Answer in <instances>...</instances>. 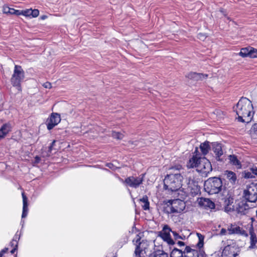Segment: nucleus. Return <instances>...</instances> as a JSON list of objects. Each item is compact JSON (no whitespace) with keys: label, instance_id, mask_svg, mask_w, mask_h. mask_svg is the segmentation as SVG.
Wrapping results in <instances>:
<instances>
[{"label":"nucleus","instance_id":"1","mask_svg":"<svg viewBox=\"0 0 257 257\" xmlns=\"http://www.w3.org/2000/svg\"><path fill=\"white\" fill-rule=\"evenodd\" d=\"M233 109L238 115V121L243 122L250 121L254 113L251 101L246 97H241Z\"/></svg>","mask_w":257,"mask_h":257},{"label":"nucleus","instance_id":"2","mask_svg":"<svg viewBox=\"0 0 257 257\" xmlns=\"http://www.w3.org/2000/svg\"><path fill=\"white\" fill-rule=\"evenodd\" d=\"M183 176L176 173L167 175L164 180V188L171 192L178 191L182 186Z\"/></svg>","mask_w":257,"mask_h":257},{"label":"nucleus","instance_id":"3","mask_svg":"<svg viewBox=\"0 0 257 257\" xmlns=\"http://www.w3.org/2000/svg\"><path fill=\"white\" fill-rule=\"evenodd\" d=\"M204 190L209 194L218 193L222 187V182L220 178H210L204 182Z\"/></svg>","mask_w":257,"mask_h":257},{"label":"nucleus","instance_id":"4","mask_svg":"<svg viewBox=\"0 0 257 257\" xmlns=\"http://www.w3.org/2000/svg\"><path fill=\"white\" fill-rule=\"evenodd\" d=\"M167 204L166 212L170 214L181 213L186 207L185 202L179 199L168 200Z\"/></svg>","mask_w":257,"mask_h":257},{"label":"nucleus","instance_id":"5","mask_svg":"<svg viewBox=\"0 0 257 257\" xmlns=\"http://www.w3.org/2000/svg\"><path fill=\"white\" fill-rule=\"evenodd\" d=\"M24 78L25 72L22 67L16 65L15 66L14 73L11 79L12 85L15 87H17L18 90H21V83Z\"/></svg>","mask_w":257,"mask_h":257},{"label":"nucleus","instance_id":"6","mask_svg":"<svg viewBox=\"0 0 257 257\" xmlns=\"http://www.w3.org/2000/svg\"><path fill=\"white\" fill-rule=\"evenodd\" d=\"M244 196L248 202L257 201V183L252 182L247 185L244 190Z\"/></svg>","mask_w":257,"mask_h":257},{"label":"nucleus","instance_id":"7","mask_svg":"<svg viewBox=\"0 0 257 257\" xmlns=\"http://www.w3.org/2000/svg\"><path fill=\"white\" fill-rule=\"evenodd\" d=\"M196 169L202 175L207 176L212 171V166L208 160L205 157H202L200 158L199 165Z\"/></svg>","mask_w":257,"mask_h":257},{"label":"nucleus","instance_id":"8","mask_svg":"<svg viewBox=\"0 0 257 257\" xmlns=\"http://www.w3.org/2000/svg\"><path fill=\"white\" fill-rule=\"evenodd\" d=\"M144 175L139 176H130L125 178L123 183L127 186L137 188L143 183Z\"/></svg>","mask_w":257,"mask_h":257},{"label":"nucleus","instance_id":"9","mask_svg":"<svg viewBox=\"0 0 257 257\" xmlns=\"http://www.w3.org/2000/svg\"><path fill=\"white\" fill-rule=\"evenodd\" d=\"M172 230L168 225H165L163 228L162 231L159 232V236L168 244L173 245L175 244V242L171 238L170 232H172Z\"/></svg>","mask_w":257,"mask_h":257},{"label":"nucleus","instance_id":"10","mask_svg":"<svg viewBox=\"0 0 257 257\" xmlns=\"http://www.w3.org/2000/svg\"><path fill=\"white\" fill-rule=\"evenodd\" d=\"M134 244L136 245V248H138L139 251L146 253L149 246L148 242L146 240H143L141 241V237L137 235L135 238L133 240Z\"/></svg>","mask_w":257,"mask_h":257},{"label":"nucleus","instance_id":"11","mask_svg":"<svg viewBox=\"0 0 257 257\" xmlns=\"http://www.w3.org/2000/svg\"><path fill=\"white\" fill-rule=\"evenodd\" d=\"M60 121V115L57 113H52L46 121L48 130H52L57 125Z\"/></svg>","mask_w":257,"mask_h":257},{"label":"nucleus","instance_id":"12","mask_svg":"<svg viewBox=\"0 0 257 257\" xmlns=\"http://www.w3.org/2000/svg\"><path fill=\"white\" fill-rule=\"evenodd\" d=\"M250 207L245 201L239 202L235 207V211L239 215H245L248 213Z\"/></svg>","mask_w":257,"mask_h":257},{"label":"nucleus","instance_id":"13","mask_svg":"<svg viewBox=\"0 0 257 257\" xmlns=\"http://www.w3.org/2000/svg\"><path fill=\"white\" fill-rule=\"evenodd\" d=\"M228 234H239L244 236H247L248 234L242 228L236 224H230L227 227Z\"/></svg>","mask_w":257,"mask_h":257},{"label":"nucleus","instance_id":"14","mask_svg":"<svg viewBox=\"0 0 257 257\" xmlns=\"http://www.w3.org/2000/svg\"><path fill=\"white\" fill-rule=\"evenodd\" d=\"M224 199V209L225 212L229 213L234 211L235 207L233 204L234 201L233 196L228 194Z\"/></svg>","mask_w":257,"mask_h":257},{"label":"nucleus","instance_id":"15","mask_svg":"<svg viewBox=\"0 0 257 257\" xmlns=\"http://www.w3.org/2000/svg\"><path fill=\"white\" fill-rule=\"evenodd\" d=\"M237 248L235 245H227L224 248L222 255L228 257H236L238 255Z\"/></svg>","mask_w":257,"mask_h":257},{"label":"nucleus","instance_id":"16","mask_svg":"<svg viewBox=\"0 0 257 257\" xmlns=\"http://www.w3.org/2000/svg\"><path fill=\"white\" fill-rule=\"evenodd\" d=\"M184 253H185V257H199L204 252L201 249L197 250L192 248L190 246H186Z\"/></svg>","mask_w":257,"mask_h":257},{"label":"nucleus","instance_id":"17","mask_svg":"<svg viewBox=\"0 0 257 257\" xmlns=\"http://www.w3.org/2000/svg\"><path fill=\"white\" fill-rule=\"evenodd\" d=\"M211 147L216 160L217 161H221L222 160L220 157L223 154L221 145L217 142H213L211 143Z\"/></svg>","mask_w":257,"mask_h":257},{"label":"nucleus","instance_id":"18","mask_svg":"<svg viewBox=\"0 0 257 257\" xmlns=\"http://www.w3.org/2000/svg\"><path fill=\"white\" fill-rule=\"evenodd\" d=\"M198 152L197 148H196V150L194 152V154L196 153V154L193 155V156L190 159L188 162L187 163V167L189 168H197L198 165H199V162L200 160V158H202V157H200L198 156L197 152Z\"/></svg>","mask_w":257,"mask_h":257},{"label":"nucleus","instance_id":"19","mask_svg":"<svg viewBox=\"0 0 257 257\" xmlns=\"http://www.w3.org/2000/svg\"><path fill=\"white\" fill-rule=\"evenodd\" d=\"M200 206L204 207L205 209H213L215 208V204L210 199L205 198H201L199 201Z\"/></svg>","mask_w":257,"mask_h":257},{"label":"nucleus","instance_id":"20","mask_svg":"<svg viewBox=\"0 0 257 257\" xmlns=\"http://www.w3.org/2000/svg\"><path fill=\"white\" fill-rule=\"evenodd\" d=\"M207 75L203 74L202 73H197L196 72H189L186 75V77L188 78L193 80L194 81H199L205 79L207 77Z\"/></svg>","mask_w":257,"mask_h":257},{"label":"nucleus","instance_id":"21","mask_svg":"<svg viewBox=\"0 0 257 257\" xmlns=\"http://www.w3.org/2000/svg\"><path fill=\"white\" fill-rule=\"evenodd\" d=\"M171 251L169 257H185V249L182 250L181 249H179L177 247H174L173 248L170 247Z\"/></svg>","mask_w":257,"mask_h":257},{"label":"nucleus","instance_id":"22","mask_svg":"<svg viewBox=\"0 0 257 257\" xmlns=\"http://www.w3.org/2000/svg\"><path fill=\"white\" fill-rule=\"evenodd\" d=\"M23 197V212L22 215V218H25L27 216L28 212V199L26 196L25 195L24 192L22 193Z\"/></svg>","mask_w":257,"mask_h":257},{"label":"nucleus","instance_id":"23","mask_svg":"<svg viewBox=\"0 0 257 257\" xmlns=\"http://www.w3.org/2000/svg\"><path fill=\"white\" fill-rule=\"evenodd\" d=\"M11 126L9 123H5L0 128V139L4 138L10 131Z\"/></svg>","mask_w":257,"mask_h":257},{"label":"nucleus","instance_id":"24","mask_svg":"<svg viewBox=\"0 0 257 257\" xmlns=\"http://www.w3.org/2000/svg\"><path fill=\"white\" fill-rule=\"evenodd\" d=\"M224 175L231 184H234L235 183L237 179L235 173L231 171L227 170L225 171Z\"/></svg>","mask_w":257,"mask_h":257},{"label":"nucleus","instance_id":"25","mask_svg":"<svg viewBox=\"0 0 257 257\" xmlns=\"http://www.w3.org/2000/svg\"><path fill=\"white\" fill-rule=\"evenodd\" d=\"M250 234V245L249 248H253L255 246V244L257 242V238L255 234L254 233L253 228H250L249 229Z\"/></svg>","mask_w":257,"mask_h":257},{"label":"nucleus","instance_id":"26","mask_svg":"<svg viewBox=\"0 0 257 257\" xmlns=\"http://www.w3.org/2000/svg\"><path fill=\"white\" fill-rule=\"evenodd\" d=\"M3 13L9 15H15L17 16L20 15V10H16L13 8H11L7 6H5L3 7Z\"/></svg>","mask_w":257,"mask_h":257},{"label":"nucleus","instance_id":"27","mask_svg":"<svg viewBox=\"0 0 257 257\" xmlns=\"http://www.w3.org/2000/svg\"><path fill=\"white\" fill-rule=\"evenodd\" d=\"M149 257H169V254L163 250L159 249L153 251Z\"/></svg>","mask_w":257,"mask_h":257},{"label":"nucleus","instance_id":"28","mask_svg":"<svg viewBox=\"0 0 257 257\" xmlns=\"http://www.w3.org/2000/svg\"><path fill=\"white\" fill-rule=\"evenodd\" d=\"M200 149L203 155H206L209 152L210 149V146L209 145V142L206 141L203 143L200 144Z\"/></svg>","mask_w":257,"mask_h":257},{"label":"nucleus","instance_id":"29","mask_svg":"<svg viewBox=\"0 0 257 257\" xmlns=\"http://www.w3.org/2000/svg\"><path fill=\"white\" fill-rule=\"evenodd\" d=\"M229 160L230 163L234 166H236L237 168H240L241 167L240 162L237 159L236 156L232 155H229Z\"/></svg>","mask_w":257,"mask_h":257},{"label":"nucleus","instance_id":"30","mask_svg":"<svg viewBox=\"0 0 257 257\" xmlns=\"http://www.w3.org/2000/svg\"><path fill=\"white\" fill-rule=\"evenodd\" d=\"M139 201L143 203L142 206L144 210H147L149 209L150 203L147 196H144L142 198L139 199Z\"/></svg>","mask_w":257,"mask_h":257},{"label":"nucleus","instance_id":"31","mask_svg":"<svg viewBox=\"0 0 257 257\" xmlns=\"http://www.w3.org/2000/svg\"><path fill=\"white\" fill-rule=\"evenodd\" d=\"M250 47L243 48L241 49L239 53V55L242 57H249V54L250 50Z\"/></svg>","mask_w":257,"mask_h":257},{"label":"nucleus","instance_id":"32","mask_svg":"<svg viewBox=\"0 0 257 257\" xmlns=\"http://www.w3.org/2000/svg\"><path fill=\"white\" fill-rule=\"evenodd\" d=\"M197 236L199 239L198 242L197 244V246L199 249H201V248L203 246L204 236L200 233H197Z\"/></svg>","mask_w":257,"mask_h":257},{"label":"nucleus","instance_id":"33","mask_svg":"<svg viewBox=\"0 0 257 257\" xmlns=\"http://www.w3.org/2000/svg\"><path fill=\"white\" fill-rule=\"evenodd\" d=\"M20 238V236L17 233H16L12 241L10 242V244L12 246H14V247H18V240Z\"/></svg>","mask_w":257,"mask_h":257},{"label":"nucleus","instance_id":"34","mask_svg":"<svg viewBox=\"0 0 257 257\" xmlns=\"http://www.w3.org/2000/svg\"><path fill=\"white\" fill-rule=\"evenodd\" d=\"M186 181L187 182V184L188 185V187L190 189H193V187L195 186L196 182L194 181V180L190 177L186 178Z\"/></svg>","mask_w":257,"mask_h":257},{"label":"nucleus","instance_id":"35","mask_svg":"<svg viewBox=\"0 0 257 257\" xmlns=\"http://www.w3.org/2000/svg\"><path fill=\"white\" fill-rule=\"evenodd\" d=\"M123 135L120 133L112 132V137L117 140H121L123 138Z\"/></svg>","mask_w":257,"mask_h":257},{"label":"nucleus","instance_id":"36","mask_svg":"<svg viewBox=\"0 0 257 257\" xmlns=\"http://www.w3.org/2000/svg\"><path fill=\"white\" fill-rule=\"evenodd\" d=\"M250 50L251 51H250L249 54V57L252 58H257V49L251 47Z\"/></svg>","mask_w":257,"mask_h":257},{"label":"nucleus","instance_id":"37","mask_svg":"<svg viewBox=\"0 0 257 257\" xmlns=\"http://www.w3.org/2000/svg\"><path fill=\"white\" fill-rule=\"evenodd\" d=\"M32 9H27L24 11H20V15H23L26 17L31 16Z\"/></svg>","mask_w":257,"mask_h":257},{"label":"nucleus","instance_id":"38","mask_svg":"<svg viewBox=\"0 0 257 257\" xmlns=\"http://www.w3.org/2000/svg\"><path fill=\"white\" fill-rule=\"evenodd\" d=\"M250 132L254 137L257 138V123H254L252 125Z\"/></svg>","mask_w":257,"mask_h":257},{"label":"nucleus","instance_id":"39","mask_svg":"<svg viewBox=\"0 0 257 257\" xmlns=\"http://www.w3.org/2000/svg\"><path fill=\"white\" fill-rule=\"evenodd\" d=\"M133 257H145V254L139 251L138 248H135Z\"/></svg>","mask_w":257,"mask_h":257},{"label":"nucleus","instance_id":"40","mask_svg":"<svg viewBox=\"0 0 257 257\" xmlns=\"http://www.w3.org/2000/svg\"><path fill=\"white\" fill-rule=\"evenodd\" d=\"M39 14V11L37 9L32 10L31 11V16L33 18H35L38 16Z\"/></svg>","mask_w":257,"mask_h":257},{"label":"nucleus","instance_id":"41","mask_svg":"<svg viewBox=\"0 0 257 257\" xmlns=\"http://www.w3.org/2000/svg\"><path fill=\"white\" fill-rule=\"evenodd\" d=\"M172 234L173 235V236H174V238L175 240H177L178 239H180L181 234H180L179 233H177L175 231H172Z\"/></svg>","mask_w":257,"mask_h":257},{"label":"nucleus","instance_id":"42","mask_svg":"<svg viewBox=\"0 0 257 257\" xmlns=\"http://www.w3.org/2000/svg\"><path fill=\"white\" fill-rule=\"evenodd\" d=\"M106 166L112 170H115L117 168V167L113 165V164L110 163L106 164Z\"/></svg>","mask_w":257,"mask_h":257},{"label":"nucleus","instance_id":"43","mask_svg":"<svg viewBox=\"0 0 257 257\" xmlns=\"http://www.w3.org/2000/svg\"><path fill=\"white\" fill-rule=\"evenodd\" d=\"M198 38L201 40H204L206 38V36L204 34L200 33L198 35Z\"/></svg>","mask_w":257,"mask_h":257},{"label":"nucleus","instance_id":"44","mask_svg":"<svg viewBox=\"0 0 257 257\" xmlns=\"http://www.w3.org/2000/svg\"><path fill=\"white\" fill-rule=\"evenodd\" d=\"M43 86L46 88H51V84L49 82H46L43 84Z\"/></svg>","mask_w":257,"mask_h":257},{"label":"nucleus","instance_id":"45","mask_svg":"<svg viewBox=\"0 0 257 257\" xmlns=\"http://www.w3.org/2000/svg\"><path fill=\"white\" fill-rule=\"evenodd\" d=\"M251 173L257 176V167H253L250 169Z\"/></svg>","mask_w":257,"mask_h":257},{"label":"nucleus","instance_id":"46","mask_svg":"<svg viewBox=\"0 0 257 257\" xmlns=\"http://www.w3.org/2000/svg\"><path fill=\"white\" fill-rule=\"evenodd\" d=\"M227 233H228L227 229L222 228L220 230V234L224 235L226 234Z\"/></svg>","mask_w":257,"mask_h":257},{"label":"nucleus","instance_id":"47","mask_svg":"<svg viewBox=\"0 0 257 257\" xmlns=\"http://www.w3.org/2000/svg\"><path fill=\"white\" fill-rule=\"evenodd\" d=\"M176 244L179 246V247H181V246H184L185 245V243L183 241H178L176 243Z\"/></svg>","mask_w":257,"mask_h":257},{"label":"nucleus","instance_id":"48","mask_svg":"<svg viewBox=\"0 0 257 257\" xmlns=\"http://www.w3.org/2000/svg\"><path fill=\"white\" fill-rule=\"evenodd\" d=\"M8 250V248H5L0 252V257H2L3 254L6 253Z\"/></svg>","mask_w":257,"mask_h":257},{"label":"nucleus","instance_id":"49","mask_svg":"<svg viewBox=\"0 0 257 257\" xmlns=\"http://www.w3.org/2000/svg\"><path fill=\"white\" fill-rule=\"evenodd\" d=\"M52 147H51V146L50 145L49 147V150H48V152L47 153V155L46 156H50V154L51 153V152H52Z\"/></svg>","mask_w":257,"mask_h":257},{"label":"nucleus","instance_id":"50","mask_svg":"<svg viewBox=\"0 0 257 257\" xmlns=\"http://www.w3.org/2000/svg\"><path fill=\"white\" fill-rule=\"evenodd\" d=\"M245 177H246V178H251L252 176H251L250 173H247L245 174Z\"/></svg>","mask_w":257,"mask_h":257},{"label":"nucleus","instance_id":"51","mask_svg":"<svg viewBox=\"0 0 257 257\" xmlns=\"http://www.w3.org/2000/svg\"><path fill=\"white\" fill-rule=\"evenodd\" d=\"M186 239V236L183 234H181L180 239L185 240Z\"/></svg>","mask_w":257,"mask_h":257},{"label":"nucleus","instance_id":"52","mask_svg":"<svg viewBox=\"0 0 257 257\" xmlns=\"http://www.w3.org/2000/svg\"><path fill=\"white\" fill-rule=\"evenodd\" d=\"M35 161L37 163H39L40 161V158L38 156L35 157Z\"/></svg>","mask_w":257,"mask_h":257},{"label":"nucleus","instance_id":"53","mask_svg":"<svg viewBox=\"0 0 257 257\" xmlns=\"http://www.w3.org/2000/svg\"><path fill=\"white\" fill-rule=\"evenodd\" d=\"M17 249V247H14L11 251V253H14L15 251Z\"/></svg>","mask_w":257,"mask_h":257},{"label":"nucleus","instance_id":"54","mask_svg":"<svg viewBox=\"0 0 257 257\" xmlns=\"http://www.w3.org/2000/svg\"><path fill=\"white\" fill-rule=\"evenodd\" d=\"M55 143H56V141H55V140H54V141L52 142V143L51 144V147H53L54 146V145H55Z\"/></svg>","mask_w":257,"mask_h":257},{"label":"nucleus","instance_id":"55","mask_svg":"<svg viewBox=\"0 0 257 257\" xmlns=\"http://www.w3.org/2000/svg\"><path fill=\"white\" fill-rule=\"evenodd\" d=\"M42 19H45V17H44H44H42Z\"/></svg>","mask_w":257,"mask_h":257},{"label":"nucleus","instance_id":"56","mask_svg":"<svg viewBox=\"0 0 257 257\" xmlns=\"http://www.w3.org/2000/svg\"><path fill=\"white\" fill-rule=\"evenodd\" d=\"M15 257H16V256Z\"/></svg>","mask_w":257,"mask_h":257}]
</instances>
